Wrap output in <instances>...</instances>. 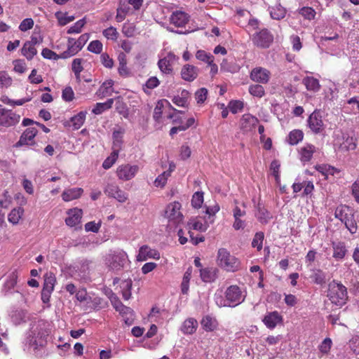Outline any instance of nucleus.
I'll return each mask as SVG.
<instances>
[{
    "label": "nucleus",
    "mask_w": 359,
    "mask_h": 359,
    "mask_svg": "<svg viewBox=\"0 0 359 359\" xmlns=\"http://www.w3.org/2000/svg\"><path fill=\"white\" fill-rule=\"evenodd\" d=\"M20 120V115L13 112L12 110L3 108L0 105V126L11 127L16 125Z\"/></svg>",
    "instance_id": "8"
},
{
    "label": "nucleus",
    "mask_w": 359,
    "mask_h": 359,
    "mask_svg": "<svg viewBox=\"0 0 359 359\" xmlns=\"http://www.w3.org/2000/svg\"><path fill=\"white\" fill-rule=\"evenodd\" d=\"M113 103V99H109L104 103H97L95 107L93 109L92 112L95 114H100L104 111L111 108Z\"/></svg>",
    "instance_id": "37"
},
{
    "label": "nucleus",
    "mask_w": 359,
    "mask_h": 359,
    "mask_svg": "<svg viewBox=\"0 0 359 359\" xmlns=\"http://www.w3.org/2000/svg\"><path fill=\"white\" fill-rule=\"evenodd\" d=\"M208 95V90L205 88H201L198 90L195 93V97L198 104H202L205 102Z\"/></svg>",
    "instance_id": "59"
},
{
    "label": "nucleus",
    "mask_w": 359,
    "mask_h": 359,
    "mask_svg": "<svg viewBox=\"0 0 359 359\" xmlns=\"http://www.w3.org/2000/svg\"><path fill=\"white\" fill-rule=\"evenodd\" d=\"M103 35L108 39L116 40L118 36V32L114 27H108L103 30Z\"/></svg>",
    "instance_id": "62"
},
{
    "label": "nucleus",
    "mask_w": 359,
    "mask_h": 359,
    "mask_svg": "<svg viewBox=\"0 0 359 359\" xmlns=\"http://www.w3.org/2000/svg\"><path fill=\"white\" fill-rule=\"evenodd\" d=\"M118 156V149H114L111 155L107 157L102 163V167L104 169L110 168L116 162Z\"/></svg>",
    "instance_id": "44"
},
{
    "label": "nucleus",
    "mask_w": 359,
    "mask_h": 359,
    "mask_svg": "<svg viewBox=\"0 0 359 359\" xmlns=\"http://www.w3.org/2000/svg\"><path fill=\"white\" fill-rule=\"evenodd\" d=\"M249 92L252 95L257 97H262L265 94L264 87L259 84L250 86L249 88Z\"/></svg>",
    "instance_id": "47"
},
{
    "label": "nucleus",
    "mask_w": 359,
    "mask_h": 359,
    "mask_svg": "<svg viewBox=\"0 0 359 359\" xmlns=\"http://www.w3.org/2000/svg\"><path fill=\"white\" fill-rule=\"evenodd\" d=\"M271 73L266 69L262 67H255L250 73V79L259 83H266L270 79Z\"/></svg>",
    "instance_id": "13"
},
{
    "label": "nucleus",
    "mask_w": 359,
    "mask_h": 359,
    "mask_svg": "<svg viewBox=\"0 0 359 359\" xmlns=\"http://www.w3.org/2000/svg\"><path fill=\"white\" fill-rule=\"evenodd\" d=\"M86 24L85 18L78 20L73 26L69 28L67 30L68 34L80 33L83 27Z\"/></svg>",
    "instance_id": "53"
},
{
    "label": "nucleus",
    "mask_w": 359,
    "mask_h": 359,
    "mask_svg": "<svg viewBox=\"0 0 359 359\" xmlns=\"http://www.w3.org/2000/svg\"><path fill=\"white\" fill-rule=\"evenodd\" d=\"M197 327V320L193 318H189L184 320L181 330L186 334H192L196 331Z\"/></svg>",
    "instance_id": "25"
},
{
    "label": "nucleus",
    "mask_w": 359,
    "mask_h": 359,
    "mask_svg": "<svg viewBox=\"0 0 359 359\" xmlns=\"http://www.w3.org/2000/svg\"><path fill=\"white\" fill-rule=\"evenodd\" d=\"M271 17L277 20H280L285 18L286 10L280 4L269 8Z\"/></svg>",
    "instance_id": "30"
},
{
    "label": "nucleus",
    "mask_w": 359,
    "mask_h": 359,
    "mask_svg": "<svg viewBox=\"0 0 359 359\" xmlns=\"http://www.w3.org/2000/svg\"><path fill=\"white\" fill-rule=\"evenodd\" d=\"M217 262L219 266L227 271L234 272L240 268L239 260L225 248H220L218 250Z\"/></svg>",
    "instance_id": "3"
},
{
    "label": "nucleus",
    "mask_w": 359,
    "mask_h": 359,
    "mask_svg": "<svg viewBox=\"0 0 359 359\" xmlns=\"http://www.w3.org/2000/svg\"><path fill=\"white\" fill-rule=\"evenodd\" d=\"M348 218L344 223L351 233H355L357 231L358 226L353 214H348Z\"/></svg>",
    "instance_id": "46"
},
{
    "label": "nucleus",
    "mask_w": 359,
    "mask_h": 359,
    "mask_svg": "<svg viewBox=\"0 0 359 359\" xmlns=\"http://www.w3.org/2000/svg\"><path fill=\"white\" fill-rule=\"evenodd\" d=\"M258 123L259 120L257 118L251 114H247L242 116L241 120V127L243 131L248 132L253 130Z\"/></svg>",
    "instance_id": "17"
},
{
    "label": "nucleus",
    "mask_w": 359,
    "mask_h": 359,
    "mask_svg": "<svg viewBox=\"0 0 359 359\" xmlns=\"http://www.w3.org/2000/svg\"><path fill=\"white\" fill-rule=\"evenodd\" d=\"M327 297L332 304L341 307L348 300L347 289L341 283L332 280L328 284Z\"/></svg>",
    "instance_id": "2"
},
{
    "label": "nucleus",
    "mask_w": 359,
    "mask_h": 359,
    "mask_svg": "<svg viewBox=\"0 0 359 359\" xmlns=\"http://www.w3.org/2000/svg\"><path fill=\"white\" fill-rule=\"evenodd\" d=\"M303 83L308 90L316 92L318 91L320 88L319 81L312 76H306L303 79Z\"/></svg>",
    "instance_id": "31"
},
{
    "label": "nucleus",
    "mask_w": 359,
    "mask_h": 359,
    "mask_svg": "<svg viewBox=\"0 0 359 359\" xmlns=\"http://www.w3.org/2000/svg\"><path fill=\"white\" fill-rule=\"evenodd\" d=\"M41 55L44 58L49 59V60H57L59 58H62V54L60 55H59L56 54L55 52H53V50H51L47 48H43L42 50Z\"/></svg>",
    "instance_id": "57"
},
{
    "label": "nucleus",
    "mask_w": 359,
    "mask_h": 359,
    "mask_svg": "<svg viewBox=\"0 0 359 359\" xmlns=\"http://www.w3.org/2000/svg\"><path fill=\"white\" fill-rule=\"evenodd\" d=\"M173 59L174 55L169 54L166 57L158 60V66L162 73L170 74L172 72V61Z\"/></svg>",
    "instance_id": "23"
},
{
    "label": "nucleus",
    "mask_w": 359,
    "mask_h": 359,
    "mask_svg": "<svg viewBox=\"0 0 359 359\" xmlns=\"http://www.w3.org/2000/svg\"><path fill=\"white\" fill-rule=\"evenodd\" d=\"M300 14L306 19H313L316 15V11L311 7H304L300 10Z\"/></svg>",
    "instance_id": "64"
},
{
    "label": "nucleus",
    "mask_w": 359,
    "mask_h": 359,
    "mask_svg": "<svg viewBox=\"0 0 359 359\" xmlns=\"http://www.w3.org/2000/svg\"><path fill=\"white\" fill-rule=\"evenodd\" d=\"M81 61L80 58H76L72 61V69L77 78H79L80 73L83 71Z\"/></svg>",
    "instance_id": "58"
},
{
    "label": "nucleus",
    "mask_w": 359,
    "mask_h": 359,
    "mask_svg": "<svg viewBox=\"0 0 359 359\" xmlns=\"http://www.w3.org/2000/svg\"><path fill=\"white\" fill-rule=\"evenodd\" d=\"M23 212L24 210L21 208L12 210L8 215V221L13 224H17L22 217Z\"/></svg>",
    "instance_id": "42"
},
{
    "label": "nucleus",
    "mask_w": 359,
    "mask_h": 359,
    "mask_svg": "<svg viewBox=\"0 0 359 359\" xmlns=\"http://www.w3.org/2000/svg\"><path fill=\"white\" fill-rule=\"evenodd\" d=\"M139 170V167L136 165H131L130 164L121 165L117 168L116 175L118 179L128 181L133 178Z\"/></svg>",
    "instance_id": "9"
},
{
    "label": "nucleus",
    "mask_w": 359,
    "mask_h": 359,
    "mask_svg": "<svg viewBox=\"0 0 359 359\" xmlns=\"http://www.w3.org/2000/svg\"><path fill=\"white\" fill-rule=\"evenodd\" d=\"M201 325L205 331L213 332L217 329L219 323L215 318L207 315L203 317Z\"/></svg>",
    "instance_id": "21"
},
{
    "label": "nucleus",
    "mask_w": 359,
    "mask_h": 359,
    "mask_svg": "<svg viewBox=\"0 0 359 359\" xmlns=\"http://www.w3.org/2000/svg\"><path fill=\"white\" fill-rule=\"evenodd\" d=\"M68 217L65 219V223L71 227L74 226L81 222L83 212L81 209L74 208L67 212Z\"/></svg>",
    "instance_id": "18"
},
{
    "label": "nucleus",
    "mask_w": 359,
    "mask_h": 359,
    "mask_svg": "<svg viewBox=\"0 0 359 359\" xmlns=\"http://www.w3.org/2000/svg\"><path fill=\"white\" fill-rule=\"evenodd\" d=\"M264 238V234L263 232L259 231V232L256 233V234L255 235V237L252 240V246L253 248H257V250H261L262 248V243H263Z\"/></svg>",
    "instance_id": "50"
},
{
    "label": "nucleus",
    "mask_w": 359,
    "mask_h": 359,
    "mask_svg": "<svg viewBox=\"0 0 359 359\" xmlns=\"http://www.w3.org/2000/svg\"><path fill=\"white\" fill-rule=\"evenodd\" d=\"M124 130L122 129H119L118 130H115L113 133V140H114V150L118 149L121 147L122 142V135Z\"/></svg>",
    "instance_id": "49"
},
{
    "label": "nucleus",
    "mask_w": 359,
    "mask_h": 359,
    "mask_svg": "<svg viewBox=\"0 0 359 359\" xmlns=\"http://www.w3.org/2000/svg\"><path fill=\"white\" fill-rule=\"evenodd\" d=\"M203 203V193L200 192V191L196 192L192 196L191 205H193V207H194L196 208H201Z\"/></svg>",
    "instance_id": "52"
},
{
    "label": "nucleus",
    "mask_w": 359,
    "mask_h": 359,
    "mask_svg": "<svg viewBox=\"0 0 359 359\" xmlns=\"http://www.w3.org/2000/svg\"><path fill=\"white\" fill-rule=\"evenodd\" d=\"M190 93L187 90H182L180 95H175L172 97V102L179 106L183 107H187L189 104L188 100L189 98Z\"/></svg>",
    "instance_id": "26"
},
{
    "label": "nucleus",
    "mask_w": 359,
    "mask_h": 359,
    "mask_svg": "<svg viewBox=\"0 0 359 359\" xmlns=\"http://www.w3.org/2000/svg\"><path fill=\"white\" fill-rule=\"evenodd\" d=\"M105 261L110 270L118 271L124 268L128 256L123 250H117L107 255Z\"/></svg>",
    "instance_id": "4"
},
{
    "label": "nucleus",
    "mask_w": 359,
    "mask_h": 359,
    "mask_svg": "<svg viewBox=\"0 0 359 359\" xmlns=\"http://www.w3.org/2000/svg\"><path fill=\"white\" fill-rule=\"evenodd\" d=\"M311 278L315 283L323 285L326 282V274L320 269H314Z\"/></svg>",
    "instance_id": "38"
},
{
    "label": "nucleus",
    "mask_w": 359,
    "mask_h": 359,
    "mask_svg": "<svg viewBox=\"0 0 359 359\" xmlns=\"http://www.w3.org/2000/svg\"><path fill=\"white\" fill-rule=\"evenodd\" d=\"M264 325L269 329H273L283 321L282 316L278 311L268 313L262 320Z\"/></svg>",
    "instance_id": "16"
},
{
    "label": "nucleus",
    "mask_w": 359,
    "mask_h": 359,
    "mask_svg": "<svg viewBox=\"0 0 359 359\" xmlns=\"http://www.w3.org/2000/svg\"><path fill=\"white\" fill-rule=\"evenodd\" d=\"M304 134L302 130H294L288 135V142L291 145L297 144L303 139Z\"/></svg>",
    "instance_id": "39"
},
{
    "label": "nucleus",
    "mask_w": 359,
    "mask_h": 359,
    "mask_svg": "<svg viewBox=\"0 0 359 359\" xmlns=\"http://www.w3.org/2000/svg\"><path fill=\"white\" fill-rule=\"evenodd\" d=\"M316 168L318 171L322 173L323 175L327 177L328 175H333L336 169L334 167L327 165H320L316 166Z\"/></svg>",
    "instance_id": "48"
},
{
    "label": "nucleus",
    "mask_w": 359,
    "mask_h": 359,
    "mask_svg": "<svg viewBox=\"0 0 359 359\" xmlns=\"http://www.w3.org/2000/svg\"><path fill=\"white\" fill-rule=\"evenodd\" d=\"M102 43L99 40L92 41L88 46V50L93 53L99 54L102 50Z\"/></svg>",
    "instance_id": "51"
},
{
    "label": "nucleus",
    "mask_w": 359,
    "mask_h": 359,
    "mask_svg": "<svg viewBox=\"0 0 359 359\" xmlns=\"http://www.w3.org/2000/svg\"><path fill=\"white\" fill-rule=\"evenodd\" d=\"M226 300L224 304H220L221 306H235L244 301V297L240 288L236 285L229 287L225 292Z\"/></svg>",
    "instance_id": "6"
},
{
    "label": "nucleus",
    "mask_w": 359,
    "mask_h": 359,
    "mask_svg": "<svg viewBox=\"0 0 359 359\" xmlns=\"http://www.w3.org/2000/svg\"><path fill=\"white\" fill-rule=\"evenodd\" d=\"M83 193L81 188H72L63 191L62 198L65 201H70L79 198Z\"/></svg>",
    "instance_id": "27"
},
{
    "label": "nucleus",
    "mask_w": 359,
    "mask_h": 359,
    "mask_svg": "<svg viewBox=\"0 0 359 359\" xmlns=\"http://www.w3.org/2000/svg\"><path fill=\"white\" fill-rule=\"evenodd\" d=\"M38 130L35 128H27L21 135L20 140L15 144V147H19L28 144V142L32 140L36 135Z\"/></svg>",
    "instance_id": "19"
},
{
    "label": "nucleus",
    "mask_w": 359,
    "mask_h": 359,
    "mask_svg": "<svg viewBox=\"0 0 359 359\" xmlns=\"http://www.w3.org/2000/svg\"><path fill=\"white\" fill-rule=\"evenodd\" d=\"M253 44L260 48H269L273 41V34L266 29L253 34L252 37Z\"/></svg>",
    "instance_id": "7"
},
{
    "label": "nucleus",
    "mask_w": 359,
    "mask_h": 359,
    "mask_svg": "<svg viewBox=\"0 0 359 359\" xmlns=\"http://www.w3.org/2000/svg\"><path fill=\"white\" fill-rule=\"evenodd\" d=\"M55 17L58 20V23L61 26L66 25L70 22H72L75 18L74 15H67L66 13L57 12Z\"/></svg>",
    "instance_id": "43"
},
{
    "label": "nucleus",
    "mask_w": 359,
    "mask_h": 359,
    "mask_svg": "<svg viewBox=\"0 0 359 359\" xmlns=\"http://www.w3.org/2000/svg\"><path fill=\"white\" fill-rule=\"evenodd\" d=\"M12 83V79L9 76L8 73L4 71L0 72V87L8 88Z\"/></svg>",
    "instance_id": "55"
},
{
    "label": "nucleus",
    "mask_w": 359,
    "mask_h": 359,
    "mask_svg": "<svg viewBox=\"0 0 359 359\" xmlns=\"http://www.w3.org/2000/svg\"><path fill=\"white\" fill-rule=\"evenodd\" d=\"M120 188L115 184H109L104 188V192L109 197H113L117 191H119Z\"/></svg>",
    "instance_id": "63"
},
{
    "label": "nucleus",
    "mask_w": 359,
    "mask_h": 359,
    "mask_svg": "<svg viewBox=\"0 0 359 359\" xmlns=\"http://www.w3.org/2000/svg\"><path fill=\"white\" fill-rule=\"evenodd\" d=\"M170 176V172H163L162 174L158 175L155 181L154 185L156 187H163L167 182L168 177Z\"/></svg>",
    "instance_id": "54"
},
{
    "label": "nucleus",
    "mask_w": 359,
    "mask_h": 359,
    "mask_svg": "<svg viewBox=\"0 0 359 359\" xmlns=\"http://www.w3.org/2000/svg\"><path fill=\"white\" fill-rule=\"evenodd\" d=\"M118 60L119 62L118 69L119 74L121 76H127L128 74V69L126 66L127 60L126 55L123 53H119Z\"/></svg>",
    "instance_id": "40"
},
{
    "label": "nucleus",
    "mask_w": 359,
    "mask_h": 359,
    "mask_svg": "<svg viewBox=\"0 0 359 359\" xmlns=\"http://www.w3.org/2000/svg\"><path fill=\"white\" fill-rule=\"evenodd\" d=\"M257 217L262 224H267L272 218V215L264 206L259 203Z\"/></svg>",
    "instance_id": "29"
},
{
    "label": "nucleus",
    "mask_w": 359,
    "mask_h": 359,
    "mask_svg": "<svg viewBox=\"0 0 359 359\" xmlns=\"http://www.w3.org/2000/svg\"><path fill=\"white\" fill-rule=\"evenodd\" d=\"M210 224V223L208 222V220L205 219L204 223H202L201 222L199 221L191 220L189 223V225L190 226L191 228H193L195 230H198L200 231H205Z\"/></svg>",
    "instance_id": "45"
},
{
    "label": "nucleus",
    "mask_w": 359,
    "mask_h": 359,
    "mask_svg": "<svg viewBox=\"0 0 359 359\" xmlns=\"http://www.w3.org/2000/svg\"><path fill=\"white\" fill-rule=\"evenodd\" d=\"M219 210V206L217 204H215L211 207H208L205 210V213L208 215V218L207 219L210 223H212L214 222L213 217L215 214Z\"/></svg>",
    "instance_id": "61"
},
{
    "label": "nucleus",
    "mask_w": 359,
    "mask_h": 359,
    "mask_svg": "<svg viewBox=\"0 0 359 359\" xmlns=\"http://www.w3.org/2000/svg\"><path fill=\"white\" fill-rule=\"evenodd\" d=\"M181 204L179 202H173L170 203L165 209V217L174 223H180L183 218V215L180 212Z\"/></svg>",
    "instance_id": "10"
},
{
    "label": "nucleus",
    "mask_w": 359,
    "mask_h": 359,
    "mask_svg": "<svg viewBox=\"0 0 359 359\" xmlns=\"http://www.w3.org/2000/svg\"><path fill=\"white\" fill-rule=\"evenodd\" d=\"M170 23L177 27H184L189 20V15L181 11L173 12L170 18Z\"/></svg>",
    "instance_id": "15"
},
{
    "label": "nucleus",
    "mask_w": 359,
    "mask_h": 359,
    "mask_svg": "<svg viewBox=\"0 0 359 359\" xmlns=\"http://www.w3.org/2000/svg\"><path fill=\"white\" fill-rule=\"evenodd\" d=\"M348 214H352V210L347 206H341L337 208L335 210V217L344 222L348 218Z\"/></svg>",
    "instance_id": "35"
},
{
    "label": "nucleus",
    "mask_w": 359,
    "mask_h": 359,
    "mask_svg": "<svg viewBox=\"0 0 359 359\" xmlns=\"http://www.w3.org/2000/svg\"><path fill=\"white\" fill-rule=\"evenodd\" d=\"M50 324L44 320L39 321L32 327V337L30 339L29 344L34 347V349L43 347L46 344L47 338L50 333Z\"/></svg>",
    "instance_id": "1"
},
{
    "label": "nucleus",
    "mask_w": 359,
    "mask_h": 359,
    "mask_svg": "<svg viewBox=\"0 0 359 359\" xmlns=\"http://www.w3.org/2000/svg\"><path fill=\"white\" fill-rule=\"evenodd\" d=\"M88 39L89 34L86 33L81 35L77 40L73 38H69L67 41V50L62 53V58H68L76 55L82 49Z\"/></svg>",
    "instance_id": "5"
},
{
    "label": "nucleus",
    "mask_w": 359,
    "mask_h": 359,
    "mask_svg": "<svg viewBox=\"0 0 359 359\" xmlns=\"http://www.w3.org/2000/svg\"><path fill=\"white\" fill-rule=\"evenodd\" d=\"M310 129L316 134L321 133L324 130V123L322 116L318 111H313L308 119Z\"/></svg>",
    "instance_id": "12"
},
{
    "label": "nucleus",
    "mask_w": 359,
    "mask_h": 359,
    "mask_svg": "<svg viewBox=\"0 0 359 359\" xmlns=\"http://www.w3.org/2000/svg\"><path fill=\"white\" fill-rule=\"evenodd\" d=\"M229 108L231 113L236 114L243 108V103L240 100H232L229 104Z\"/></svg>",
    "instance_id": "60"
},
{
    "label": "nucleus",
    "mask_w": 359,
    "mask_h": 359,
    "mask_svg": "<svg viewBox=\"0 0 359 359\" xmlns=\"http://www.w3.org/2000/svg\"><path fill=\"white\" fill-rule=\"evenodd\" d=\"M198 68L191 65H184L181 71L182 78L187 81H194L198 76Z\"/></svg>",
    "instance_id": "20"
},
{
    "label": "nucleus",
    "mask_w": 359,
    "mask_h": 359,
    "mask_svg": "<svg viewBox=\"0 0 359 359\" xmlns=\"http://www.w3.org/2000/svg\"><path fill=\"white\" fill-rule=\"evenodd\" d=\"M333 257L336 259H342L346 254V249L344 243H332Z\"/></svg>",
    "instance_id": "28"
},
{
    "label": "nucleus",
    "mask_w": 359,
    "mask_h": 359,
    "mask_svg": "<svg viewBox=\"0 0 359 359\" xmlns=\"http://www.w3.org/2000/svg\"><path fill=\"white\" fill-rule=\"evenodd\" d=\"M334 144L344 151L354 150L356 148L353 137L342 133L337 135Z\"/></svg>",
    "instance_id": "11"
},
{
    "label": "nucleus",
    "mask_w": 359,
    "mask_h": 359,
    "mask_svg": "<svg viewBox=\"0 0 359 359\" xmlns=\"http://www.w3.org/2000/svg\"><path fill=\"white\" fill-rule=\"evenodd\" d=\"M160 257V253L158 250L151 249L148 245H143L139 250L137 259V261L143 262L148 259H159Z\"/></svg>",
    "instance_id": "14"
},
{
    "label": "nucleus",
    "mask_w": 359,
    "mask_h": 359,
    "mask_svg": "<svg viewBox=\"0 0 359 359\" xmlns=\"http://www.w3.org/2000/svg\"><path fill=\"white\" fill-rule=\"evenodd\" d=\"M114 81L112 80H108L104 81L102 85L98 89L97 94L101 97H105L111 95L112 93V86Z\"/></svg>",
    "instance_id": "33"
},
{
    "label": "nucleus",
    "mask_w": 359,
    "mask_h": 359,
    "mask_svg": "<svg viewBox=\"0 0 359 359\" xmlns=\"http://www.w3.org/2000/svg\"><path fill=\"white\" fill-rule=\"evenodd\" d=\"M44 283L43 289L53 291L56 283V278L52 272H48L43 276Z\"/></svg>",
    "instance_id": "32"
},
{
    "label": "nucleus",
    "mask_w": 359,
    "mask_h": 359,
    "mask_svg": "<svg viewBox=\"0 0 359 359\" xmlns=\"http://www.w3.org/2000/svg\"><path fill=\"white\" fill-rule=\"evenodd\" d=\"M218 270L214 267L200 269V276L203 281L205 283L213 282L217 278Z\"/></svg>",
    "instance_id": "24"
},
{
    "label": "nucleus",
    "mask_w": 359,
    "mask_h": 359,
    "mask_svg": "<svg viewBox=\"0 0 359 359\" xmlns=\"http://www.w3.org/2000/svg\"><path fill=\"white\" fill-rule=\"evenodd\" d=\"M86 112L81 111L71 118L74 129L78 130L83 126L86 119Z\"/></svg>",
    "instance_id": "41"
},
{
    "label": "nucleus",
    "mask_w": 359,
    "mask_h": 359,
    "mask_svg": "<svg viewBox=\"0 0 359 359\" xmlns=\"http://www.w3.org/2000/svg\"><path fill=\"white\" fill-rule=\"evenodd\" d=\"M22 53L27 60H31L36 55L37 50L32 43L25 42L22 48Z\"/></svg>",
    "instance_id": "36"
},
{
    "label": "nucleus",
    "mask_w": 359,
    "mask_h": 359,
    "mask_svg": "<svg viewBox=\"0 0 359 359\" xmlns=\"http://www.w3.org/2000/svg\"><path fill=\"white\" fill-rule=\"evenodd\" d=\"M316 151V147L311 144H306L304 147H301L299 150L301 161L303 163L310 161Z\"/></svg>",
    "instance_id": "22"
},
{
    "label": "nucleus",
    "mask_w": 359,
    "mask_h": 359,
    "mask_svg": "<svg viewBox=\"0 0 359 359\" xmlns=\"http://www.w3.org/2000/svg\"><path fill=\"white\" fill-rule=\"evenodd\" d=\"M196 57L198 60L205 62L208 64L213 62V56L205 51L200 50L196 52Z\"/></svg>",
    "instance_id": "56"
},
{
    "label": "nucleus",
    "mask_w": 359,
    "mask_h": 359,
    "mask_svg": "<svg viewBox=\"0 0 359 359\" xmlns=\"http://www.w3.org/2000/svg\"><path fill=\"white\" fill-rule=\"evenodd\" d=\"M132 285L133 281L131 279L124 280L121 283L122 296L125 300H128L131 297Z\"/></svg>",
    "instance_id": "34"
}]
</instances>
